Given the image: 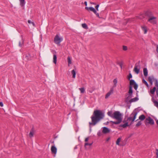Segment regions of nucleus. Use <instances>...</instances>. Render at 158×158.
I'll return each mask as SVG.
<instances>
[{"label": "nucleus", "mask_w": 158, "mask_h": 158, "mask_svg": "<svg viewBox=\"0 0 158 158\" xmlns=\"http://www.w3.org/2000/svg\"><path fill=\"white\" fill-rule=\"evenodd\" d=\"M104 116V114L100 110H96L94 111L93 116L91 117V122H89V125H95Z\"/></svg>", "instance_id": "nucleus-1"}, {"label": "nucleus", "mask_w": 158, "mask_h": 158, "mask_svg": "<svg viewBox=\"0 0 158 158\" xmlns=\"http://www.w3.org/2000/svg\"><path fill=\"white\" fill-rule=\"evenodd\" d=\"M113 118L116 119L117 121H110V123L114 124H118L120 123L122 121V114L118 111H116L114 113Z\"/></svg>", "instance_id": "nucleus-2"}, {"label": "nucleus", "mask_w": 158, "mask_h": 158, "mask_svg": "<svg viewBox=\"0 0 158 158\" xmlns=\"http://www.w3.org/2000/svg\"><path fill=\"white\" fill-rule=\"evenodd\" d=\"M133 91L131 87H130L128 93L126 94L125 95V99L124 101L127 104L130 103V100L132 97Z\"/></svg>", "instance_id": "nucleus-3"}, {"label": "nucleus", "mask_w": 158, "mask_h": 158, "mask_svg": "<svg viewBox=\"0 0 158 158\" xmlns=\"http://www.w3.org/2000/svg\"><path fill=\"white\" fill-rule=\"evenodd\" d=\"M137 112H133L130 115V117L127 118L128 121H131V122L130 123V126L133 124V122L135 120L136 116L137 114Z\"/></svg>", "instance_id": "nucleus-4"}, {"label": "nucleus", "mask_w": 158, "mask_h": 158, "mask_svg": "<svg viewBox=\"0 0 158 158\" xmlns=\"http://www.w3.org/2000/svg\"><path fill=\"white\" fill-rule=\"evenodd\" d=\"M148 80L151 85H152V84L153 81H154L155 82V85L156 87H157L158 86V81L157 80V79L154 78L153 77H148Z\"/></svg>", "instance_id": "nucleus-5"}, {"label": "nucleus", "mask_w": 158, "mask_h": 158, "mask_svg": "<svg viewBox=\"0 0 158 158\" xmlns=\"http://www.w3.org/2000/svg\"><path fill=\"white\" fill-rule=\"evenodd\" d=\"M144 123L146 126H147L148 124L153 125L154 123L153 120L149 116L146 118Z\"/></svg>", "instance_id": "nucleus-6"}, {"label": "nucleus", "mask_w": 158, "mask_h": 158, "mask_svg": "<svg viewBox=\"0 0 158 158\" xmlns=\"http://www.w3.org/2000/svg\"><path fill=\"white\" fill-rule=\"evenodd\" d=\"M140 61L136 63L134 67V71L137 74L139 73V70L140 69Z\"/></svg>", "instance_id": "nucleus-7"}, {"label": "nucleus", "mask_w": 158, "mask_h": 158, "mask_svg": "<svg viewBox=\"0 0 158 158\" xmlns=\"http://www.w3.org/2000/svg\"><path fill=\"white\" fill-rule=\"evenodd\" d=\"M148 21L152 24H156L157 23L156 17L154 16L150 17L148 18Z\"/></svg>", "instance_id": "nucleus-8"}, {"label": "nucleus", "mask_w": 158, "mask_h": 158, "mask_svg": "<svg viewBox=\"0 0 158 158\" xmlns=\"http://www.w3.org/2000/svg\"><path fill=\"white\" fill-rule=\"evenodd\" d=\"M62 40V39L60 38L58 35H56L54 38V42L56 44H60Z\"/></svg>", "instance_id": "nucleus-9"}, {"label": "nucleus", "mask_w": 158, "mask_h": 158, "mask_svg": "<svg viewBox=\"0 0 158 158\" xmlns=\"http://www.w3.org/2000/svg\"><path fill=\"white\" fill-rule=\"evenodd\" d=\"M114 87H111L110 88V91L106 94L105 96V98L107 99L112 94L114 93Z\"/></svg>", "instance_id": "nucleus-10"}, {"label": "nucleus", "mask_w": 158, "mask_h": 158, "mask_svg": "<svg viewBox=\"0 0 158 158\" xmlns=\"http://www.w3.org/2000/svg\"><path fill=\"white\" fill-rule=\"evenodd\" d=\"M123 122L124 123V124H121L119 125V127H123V128H125L126 127L129 126L130 125L128 124V121H127V119L126 120L124 119L123 121Z\"/></svg>", "instance_id": "nucleus-11"}, {"label": "nucleus", "mask_w": 158, "mask_h": 158, "mask_svg": "<svg viewBox=\"0 0 158 158\" xmlns=\"http://www.w3.org/2000/svg\"><path fill=\"white\" fill-rule=\"evenodd\" d=\"M57 149L56 147L55 146H52L51 148V151L52 153L54 154V157H55L56 155L57 152Z\"/></svg>", "instance_id": "nucleus-12"}, {"label": "nucleus", "mask_w": 158, "mask_h": 158, "mask_svg": "<svg viewBox=\"0 0 158 158\" xmlns=\"http://www.w3.org/2000/svg\"><path fill=\"white\" fill-rule=\"evenodd\" d=\"M34 56L31 55L29 53H28L25 55V58L27 60H32Z\"/></svg>", "instance_id": "nucleus-13"}, {"label": "nucleus", "mask_w": 158, "mask_h": 158, "mask_svg": "<svg viewBox=\"0 0 158 158\" xmlns=\"http://www.w3.org/2000/svg\"><path fill=\"white\" fill-rule=\"evenodd\" d=\"M102 132L104 134H106L109 133L110 132V130L108 128L106 127H104L102 128Z\"/></svg>", "instance_id": "nucleus-14"}, {"label": "nucleus", "mask_w": 158, "mask_h": 158, "mask_svg": "<svg viewBox=\"0 0 158 158\" xmlns=\"http://www.w3.org/2000/svg\"><path fill=\"white\" fill-rule=\"evenodd\" d=\"M130 80V86H129V89H130V87H131V89H132V86L133 85H135V84H136V83L134 81V80H133L132 79V80Z\"/></svg>", "instance_id": "nucleus-15"}, {"label": "nucleus", "mask_w": 158, "mask_h": 158, "mask_svg": "<svg viewBox=\"0 0 158 158\" xmlns=\"http://www.w3.org/2000/svg\"><path fill=\"white\" fill-rule=\"evenodd\" d=\"M145 14L148 17V18L153 16L152 13L149 11H147L145 13Z\"/></svg>", "instance_id": "nucleus-16"}, {"label": "nucleus", "mask_w": 158, "mask_h": 158, "mask_svg": "<svg viewBox=\"0 0 158 158\" xmlns=\"http://www.w3.org/2000/svg\"><path fill=\"white\" fill-rule=\"evenodd\" d=\"M34 131V127H33L29 134V136L31 138L33 136Z\"/></svg>", "instance_id": "nucleus-17"}, {"label": "nucleus", "mask_w": 158, "mask_h": 158, "mask_svg": "<svg viewBox=\"0 0 158 158\" xmlns=\"http://www.w3.org/2000/svg\"><path fill=\"white\" fill-rule=\"evenodd\" d=\"M76 69H75L73 70L71 72V73L73 75V78H75L76 77Z\"/></svg>", "instance_id": "nucleus-18"}, {"label": "nucleus", "mask_w": 158, "mask_h": 158, "mask_svg": "<svg viewBox=\"0 0 158 158\" xmlns=\"http://www.w3.org/2000/svg\"><path fill=\"white\" fill-rule=\"evenodd\" d=\"M57 56L56 54H53V62L55 64H56L57 62Z\"/></svg>", "instance_id": "nucleus-19"}, {"label": "nucleus", "mask_w": 158, "mask_h": 158, "mask_svg": "<svg viewBox=\"0 0 158 158\" xmlns=\"http://www.w3.org/2000/svg\"><path fill=\"white\" fill-rule=\"evenodd\" d=\"M143 74L144 76L147 77L148 75V72L146 68H144L143 69Z\"/></svg>", "instance_id": "nucleus-20"}, {"label": "nucleus", "mask_w": 158, "mask_h": 158, "mask_svg": "<svg viewBox=\"0 0 158 158\" xmlns=\"http://www.w3.org/2000/svg\"><path fill=\"white\" fill-rule=\"evenodd\" d=\"M139 100V98L138 97H135L134 98H131V100H130V103L133 102H134L136 101H137Z\"/></svg>", "instance_id": "nucleus-21"}, {"label": "nucleus", "mask_w": 158, "mask_h": 158, "mask_svg": "<svg viewBox=\"0 0 158 158\" xmlns=\"http://www.w3.org/2000/svg\"><path fill=\"white\" fill-rule=\"evenodd\" d=\"M20 5L22 6H23L25 4V0H19Z\"/></svg>", "instance_id": "nucleus-22"}, {"label": "nucleus", "mask_w": 158, "mask_h": 158, "mask_svg": "<svg viewBox=\"0 0 158 158\" xmlns=\"http://www.w3.org/2000/svg\"><path fill=\"white\" fill-rule=\"evenodd\" d=\"M107 114L108 116L112 118H113L114 113H113L112 111H108Z\"/></svg>", "instance_id": "nucleus-23"}, {"label": "nucleus", "mask_w": 158, "mask_h": 158, "mask_svg": "<svg viewBox=\"0 0 158 158\" xmlns=\"http://www.w3.org/2000/svg\"><path fill=\"white\" fill-rule=\"evenodd\" d=\"M152 100L154 103V105L157 107H158V102L155 100H154L153 98V97L152 98Z\"/></svg>", "instance_id": "nucleus-24"}, {"label": "nucleus", "mask_w": 158, "mask_h": 158, "mask_svg": "<svg viewBox=\"0 0 158 158\" xmlns=\"http://www.w3.org/2000/svg\"><path fill=\"white\" fill-rule=\"evenodd\" d=\"M142 30L144 31V34H145L147 33V28L146 26H142L141 27Z\"/></svg>", "instance_id": "nucleus-25"}, {"label": "nucleus", "mask_w": 158, "mask_h": 158, "mask_svg": "<svg viewBox=\"0 0 158 158\" xmlns=\"http://www.w3.org/2000/svg\"><path fill=\"white\" fill-rule=\"evenodd\" d=\"M113 83L114 84V85L113 87H114H114H116L117 86V79L116 78L114 79L113 80Z\"/></svg>", "instance_id": "nucleus-26"}, {"label": "nucleus", "mask_w": 158, "mask_h": 158, "mask_svg": "<svg viewBox=\"0 0 158 158\" xmlns=\"http://www.w3.org/2000/svg\"><path fill=\"white\" fill-rule=\"evenodd\" d=\"M145 118V116L143 114H142L139 117V119L141 120H144Z\"/></svg>", "instance_id": "nucleus-27"}, {"label": "nucleus", "mask_w": 158, "mask_h": 158, "mask_svg": "<svg viewBox=\"0 0 158 158\" xmlns=\"http://www.w3.org/2000/svg\"><path fill=\"white\" fill-rule=\"evenodd\" d=\"M89 10L93 11L94 13H96V10L92 7H89Z\"/></svg>", "instance_id": "nucleus-28"}, {"label": "nucleus", "mask_w": 158, "mask_h": 158, "mask_svg": "<svg viewBox=\"0 0 158 158\" xmlns=\"http://www.w3.org/2000/svg\"><path fill=\"white\" fill-rule=\"evenodd\" d=\"M156 87H153L152 89L150 90V92L152 94H154V93L156 91Z\"/></svg>", "instance_id": "nucleus-29"}, {"label": "nucleus", "mask_w": 158, "mask_h": 158, "mask_svg": "<svg viewBox=\"0 0 158 158\" xmlns=\"http://www.w3.org/2000/svg\"><path fill=\"white\" fill-rule=\"evenodd\" d=\"M121 137H119L117 139L116 141V144L117 145H120L119 142L121 141Z\"/></svg>", "instance_id": "nucleus-30"}, {"label": "nucleus", "mask_w": 158, "mask_h": 158, "mask_svg": "<svg viewBox=\"0 0 158 158\" xmlns=\"http://www.w3.org/2000/svg\"><path fill=\"white\" fill-rule=\"evenodd\" d=\"M24 43V40H23V39L22 40V42L19 41V46L21 47L23 45Z\"/></svg>", "instance_id": "nucleus-31"}, {"label": "nucleus", "mask_w": 158, "mask_h": 158, "mask_svg": "<svg viewBox=\"0 0 158 158\" xmlns=\"http://www.w3.org/2000/svg\"><path fill=\"white\" fill-rule=\"evenodd\" d=\"M79 89L81 93H84L85 91V89L84 87L79 88Z\"/></svg>", "instance_id": "nucleus-32"}, {"label": "nucleus", "mask_w": 158, "mask_h": 158, "mask_svg": "<svg viewBox=\"0 0 158 158\" xmlns=\"http://www.w3.org/2000/svg\"><path fill=\"white\" fill-rule=\"evenodd\" d=\"M82 26L83 28H84L85 29H87L88 28L87 25L85 23L82 24Z\"/></svg>", "instance_id": "nucleus-33"}, {"label": "nucleus", "mask_w": 158, "mask_h": 158, "mask_svg": "<svg viewBox=\"0 0 158 158\" xmlns=\"http://www.w3.org/2000/svg\"><path fill=\"white\" fill-rule=\"evenodd\" d=\"M67 59H68V64L69 66V64H70L72 63V61L71 60V58L69 57L68 56Z\"/></svg>", "instance_id": "nucleus-34"}, {"label": "nucleus", "mask_w": 158, "mask_h": 158, "mask_svg": "<svg viewBox=\"0 0 158 158\" xmlns=\"http://www.w3.org/2000/svg\"><path fill=\"white\" fill-rule=\"evenodd\" d=\"M143 82L147 86V87H148V85L147 82L144 79L143 80Z\"/></svg>", "instance_id": "nucleus-35"}, {"label": "nucleus", "mask_w": 158, "mask_h": 158, "mask_svg": "<svg viewBox=\"0 0 158 158\" xmlns=\"http://www.w3.org/2000/svg\"><path fill=\"white\" fill-rule=\"evenodd\" d=\"M142 123L141 121H139L138 123L136 124V126L138 127Z\"/></svg>", "instance_id": "nucleus-36"}, {"label": "nucleus", "mask_w": 158, "mask_h": 158, "mask_svg": "<svg viewBox=\"0 0 158 158\" xmlns=\"http://www.w3.org/2000/svg\"><path fill=\"white\" fill-rule=\"evenodd\" d=\"M89 146V143H85L84 147H85V148L86 150H88V148H87V147H86V146Z\"/></svg>", "instance_id": "nucleus-37"}, {"label": "nucleus", "mask_w": 158, "mask_h": 158, "mask_svg": "<svg viewBox=\"0 0 158 158\" xmlns=\"http://www.w3.org/2000/svg\"><path fill=\"white\" fill-rule=\"evenodd\" d=\"M134 88L135 90H136L137 89L138 85L137 84H135L134 86Z\"/></svg>", "instance_id": "nucleus-38"}, {"label": "nucleus", "mask_w": 158, "mask_h": 158, "mask_svg": "<svg viewBox=\"0 0 158 158\" xmlns=\"http://www.w3.org/2000/svg\"><path fill=\"white\" fill-rule=\"evenodd\" d=\"M127 49V47L125 46H123V49L124 51H126Z\"/></svg>", "instance_id": "nucleus-39"}, {"label": "nucleus", "mask_w": 158, "mask_h": 158, "mask_svg": "<svg viewBox=\"0 0 158 158\" xmlns=\"http://www.w3.org/2000/svg\"><path fill=\"white\" fill-rule=\"evenodd\" d=\"M132 77V75L130 73L129 74V76H128V79L129 80H130V78H131Z\"/></svg>", "instance_id": "nucleus-40"}, {"label": "nucleus", "mask_w": 158, "mask_h": 158, "mask_svg": "<svg viewBox=\"0 0 158 158\" xmlns=\"http://www.w3.org/2000/svg\"><path fill=\"white\" fill-rule=\"evenodd\" d=\"M99 7V4H98L97 5L95 6V8H96V10L98 11V7Z\"/></svg>", "instance_id": "nucleus-41"}, {"label": "nucleus", "mask_w": 158, "mask_h": 158, "mask_svg": "<svg viewBox=\"0 0 158 158\" xmlns=\"http://www.w3.org/2000/svg\"><path fill=\"white\" fill-rule=\"evenodd\" d=\"M102 135V133L101 131H99L98 133V135L99 136L101 135Z\"/></svg>", "instance_id": "nucleus-42"}, {"label": "nucleus", "mask_w": 158, "mask_h": 158, "mask_svg": "<svg viewBox=\"0 0 158 158\" xmlns=\"http://www.w3.org/2000/svg\"><path fill=\"white\" fill-rule=\"evenodd\" d=\"M89 139V137L88 136L85 138V142H86L88 141Z\"/></svg>", "instance_id": "nucleus-43"}, {"label": "nucleus", "mask_w": 158, "mask_h": 158, "mask_svg": "<svg viewBox=\"0 0 158 158\" xmlns=\"http://www.w3.org/2000/svg\"><path fill=\"white\" fill-rule=\"evenodd\" d=\"M156 158H158V149H156Z\"/></svg>", "instance_id": "nucleus-44"}, {"label": "nucleus", "mask_w": 158, "mask_h": 158, "mask_svg": "<svg viewBox=\"0 0 158 158\" xmlns=\"http://www.w3.org/2000/svg\"><path fill=\"white\" fill-rule=\"evenodd\" d=\"M0 106L1 107H2L3 106V104L2 102H0Z\"/></svg>", "instance_id": "nucleus-45"}, {"label": "nucleus", "mask_w": 158, "mask_h": 158, "mask_svg": "<svg viewBox=\"0 0 158 158\" xmlns=\"http://www.w3.org/2000/svg\"><path fill=\"white\" fill-rule=\"evenodd\" d=\"M94 14L96 15L97 17H98L99 18H100L99 17V14L98 13H97V12H96V13H94Z\"/></svg>", "instance_id": "nucleus-46"}, {"label": "nucleus", "mask_w": 158, "mask_h": 158, "mask_svg": "<svg viewBox=\"0 0 158 158\" xmlns=\"http://www.w3.org/2000/svg\"><path fill=\"white\" fill-rule=\"evenodd\" d=\"M119 64L120 66V67L121 69H122V63H119Z\"/></svg>", "instance_id": "nucleus-47"}, {"label": "nucleus", "mask_w": 158, "mask_h": 158, "mask_svg": "<svg viewBox=\"0 0 158 158\" xmlns=\"http://www.w3.org/2000/svg\"><path fill=\"white\" fill-rule=\"evenodd\" d=\"M28 23H29V24H31V23H32V22H31V20H28Z\"/></svg>", "instance_id": "nucleus-48"}, {"label": "nucleus", "mask_w": 158, "mask_h": 158, "mask_svg": "<svg viewBox=\"0 0 158 158\" xmlns=\"http://www.w3.org/2000/svg\"><path fill=\"white\" fill-rule=\"evenodd\" d=\"M156 51L158 53V45H156Z\"/></svg>", "instance_id": "nucleus-49"}, {"label": "nucleus", "mask_w": 158, "mask_h": 158, "mask_svg": "<svg viewBox=\"0 0 158 158\" xmlns=\"http://www.w3.org/2000/svg\"><path fill=\"white\" fill-rule=\"evenodd\" d=\"M157 87V89L156 91V95H158V86Z\"/></svg>", "instance_id": "nucleus-50"}, {"label": "nucleus", "mask_w": 158, "mask_h": 158, "mask_svg": "<svg viewBox=\"0 0 158 158\" xmlns=\"http://www.w3.org/2000/svg\"><path fill=\"white\" fill-rule=\"evenodd\" d=\"M85 9L88 10H89V7L86 6L85 7Z\"/></svg>", "instance_id": "nucleus-51"}, {"label": "nucleus", "mask_w": 158, "mask_h": 158, "mask_svg": "<svg viewBox=\"0 0 158 158\" xmlns=\"http://www.w3.org/2000/svg\"><path fill=\"white\" fill-rule=\"evenodd\" d=\"M31 24H32L33 26L35 27V24L33 22H32V23H31Z\"/></svg>", "instance_id": "nucleus-52"}, {"label": "nucleus", "mask_w": 158, "mask_h": 158, "mask_svg": "<svg viewBox=\"0 0 158 158\" xmlns=\"http://www.w3.org/2000/svg\"><path fill=\"white\" fill-rule=\"evenodd\" d=\"M84 4L85 6H87V2H86V1L85 2Z\"/></svg>", "instance_id": "nucleus-53"}, {"label": "nucleus", "mask_w": 158, "mask_h": 158, "mask_svg": "<svg viewBox=\"0 0 158 158\" xmlns=\"http://www.w3.org/2000/svg\"><path fill=\"white\" fill-rule=\"evenodd\" d=\"M77 145L75 146L74 147V150H75L77 148Z\"/></svg>", "instance_id": "nucleus-54"}, {"label": "nucleus", "mask_w": 158, "mask_h": 158, "mask_svg": "<svg viewBox=\"0 0 158 158\" xmlns=\"http://www.w3.org/2000/svg\"><path fill=\"white\" fill-rule=\"evenodd\" d=\"M109 123V122H107L106 123H105L104 124H105L106 125H108Z\"/></svg>", "instance_id": "nucleus-55"}, {"label": "nucleus", "mask_w": 158, "mask_h": 158, "mask_svg": "<svg viewBox=\"0 0 158 158\" xmlns=\"http://www.w3.org/2000/svg\"><path fill=\"white\" fill-rule=\"evenodd\" d=\"M156 124L158 125V120H157L156 121Z\"/></svg>", "instance_id": "nucleus-56"}, {"label": "nucleus", "mask_w": 158, "mask_h": 158, "mask_svg": "<svg viewBox=\"0 0 158 158\" xmlns=\"http://www.w3.org/2000/svg\"><path fill=\"white\" fill-rule=\"evenodd\" d=\"M90 3L91 4H95V3H94V2H90Z\"/></svg>", "instance_id": "nucleus-57"}, {"label": "nucleus", "mask_w": 158, "mask_h": 158, "mask_svg": "<svg viewBox=\"0 0 158 158\" xmlns=\"http://www.w3.org/2000/svg\"><path fill=\"white\" fill-rule=\"evenodd\" d=\"M92 144V143H89V146H90Z\"/></svg>", "instance_id": "nucleus-58"}, {"label": "nucleus", "mask_w": 158, "mask_h": 158, "mask_svg": "<svg viewBox=\"0 0 158 158\" xmlns=\"http://www.w3.org/2000/svg\"><path fill=\"white\" fill-rule=\"evenodd\" d=\"M78 131V130H76V132H77Z\"/></svg>", "instance_id": "nucleus-59"}, {"label": "nucleus", "mask_w": 158, "mask_h": 158, "mask_svg": "<svg viewBox=\"0 0 158 158\" xmlns=\"http://www.w3.org/2000/svg\"><path fill=\"white\" fill-rule=\"evenodd\" d=\"M109 139V138H108L107 139V141Z\"/></svg>", "instance_id": "nucleus-60"}, {"label": "nucleus", "mask_w": 158, "mask_h": 158, "mask_svg": "<svg viewBox=\"0 0 158 158\" xmlns=\"http://www.w3.org/2000/svg\"><path fill=\"white\" fill-rule=\"evenodd\" d=\"M157 97H158V95H157Z\"/></svg>", "instance_id": "nucleus-61"}, {"label": "nucleus", "mask_w": 158, "mask_h": 158, "mask_svg": "<svg viewBox=\"0 0 158 158\" xmlns=\"http://www.w3.org/2000/svg\"><path fill=\"white\" fill-rule=\"evenodd\" d=\"M89 92H91V93H92V92H90V91H89Z\"/></svg>", "instance_id": "nucleus-62"}]
</instances>
